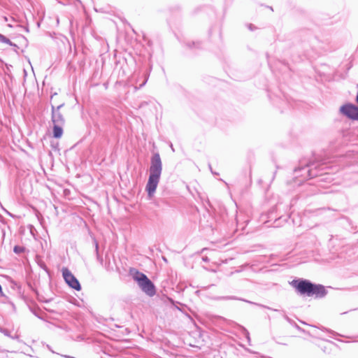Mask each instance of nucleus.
Instances as JSON below:
<instances>
[{"label": "nucleus", "mask_w": 358, "mask_h": 358, "mask_svg": "<svg viewBox=\"0 0 358 358\" xmlns=\"http://www.w3.org/2000/svg\"><path fill=\"white\" fill-rule=\"evenodd\" d=\"M162 171V163L160 156L155 153L151 158V164L149 169V178L145 187L150 198L152 197L159 182Z\"/></svg>", "instance_id": "nucleus-1"}, {"label": "nucleus", "mask_w": 358, "mask_h": 358, "mask_svg": "<svg viewBox=\"0 0 358 358\" xmlns=\"http://www.w3.org/2000/svg\"><path fill=\"white\" fill-rule=\"evenodd\" d=\"M133 278L144 293L150 296L155 294L156 289L154 284L144 273L136 271L133 275Z\"/></svg>", "instance_id": "nucleus-2"}, {"label": "nucleus", "mask_w": 358, "mask_h": 358, "mask_svg": "<svg viewBox=\"0 0 358 358\" xmlns=\"http://www.w3.org/2000/svg\"><path fill=\"white\" fill-rule=\"evenodd\" d=\"M340 112L354 120H358V107L350 103L345 104L340 108Z\"/></svg>", "instance_id": "nucleus-3"}, {"label": "nucleus", "mask_w": 358, "mask_h": 358, "mask_svg": "<svg viewBox=\"0 0 358 358\" xmlns=\"http://www.w3.org/2000/svg\"><path fill=\"white\" fill-rule=\"evenodd\" d=\"M292 285L301 294H306L309 296L312 288V283L306 280H293L292 282Z\"/></svg>", "instance_id": "nucleus-4"}, {"label": "nucleus", "mask_w": 358, "mask_h": 358, "mask_svg": "<svg viewBox=\"0 0 358 358\" xmlns=\"http://www.w3.org/2000/svg\"><path fill=\"white\" fill-rule=\"evenodd\" d=\"M63 277L66 282L72 288L76 290H80L81 287L78 280L71 273V272L67 268H63L62 270Z\"/></svg>", "instance_id": "nucleus-5"}, {"label": "nucleus", "mask_w": 358, "mask_h": 358, "mask_svg": "<svg viewBox=\"0 0 358 358\" xmlns=\"http://www.w3.org/2000/svg\"><path fill=\"white\" fill-rule=\"evenodd\" d=\"M64 106L61 103L57 108L52 105V122L53 124L64 125L65 120L63 115L59 113V109Z\"/></svg>", "instance_id": "nucleus-6"}, {"label": "nucleus", "mask_w": 358, "mask_h": 358, "mask_svg": "<svg viewBox=\"0 0 358 358\" xmlns=\"http://www.w3.org/2000/svg\"><path fill=\"white\" fill-rule=\"evenodd\" d=\"M326 294V290L324 286L321 285L312 284L311 292L309 296H315L316 297H323Z\"/></svg>", "instance_id": "nucleus-7"}, {"label": "nucleus", "mask_w": 358, "mask_h": 358, "mask_svg": "<svg viewBox=\"0 0 358 358\" xmlns=\"http://www.w3.org/2000/svg\"><path fill=\"white\" fill-rule=\"evenodd\" d=\"M63 126L59 124H53V136L55 138H60L63 134Z\"/></svg>", "instance_id": "nucleus-8"}, {"label": "nucleus", "mask_w": 358, "mask_h": 358, "mask_svg": "<svg viewBox=\"0 0 358 358\" xmlns=\"http://www.w3.org/2000/svg\"><path fill=\"white\" fill-rule=\"evenodd\" d=\"M0 42L6 43L9 45H13V43L6 37H5L3 35L0 34Z\"/></svg>", "instance_id": "nucleus-9"}, {"label": "nucleus", "mask_w": 358, "mask_h": 358, "mask_svg": "<svg viewBox=\"0 0 358 358\" xmlns=\"http://www.w3.org/2000/svg\"><path fill=\"white\" fill-rule=\"evenodd\" d=\"M21 251H22V249H21V248H20V247L15 246V247L14 248V252H15V253H19V252H20Z\"/></svg>", "instance_id": "nucleus-10"}, {"label": "nucleus", "mask_w": 358, "mask_h": 358, "mask_svg": "<svg viewBox=\"0 0 358 358\" xmlns=\"http://www.w3.org/2000/svg\"><path fill=\"white\" fill-rule=\"evenodd\" d=\"M57 94V93H55L54 94H52V95L51 96V100L53 99V96H56Z\"/></svg>", "instance_id": "nucleus-11"}, {"label": "nucleus", "mask_w": 358, "mask_h": 358, "mask_svg": "<svg viewBox=\"0 0 358 358\" xmlns=\"http://www.w3.org/2000/svg\"><path fill=\"white\" fill-rule=\"evenodd\" d=\"M96 250H98V243H96Z\"/></svg>", "instance_id": "nucleus-12"}, {"label": "nucleus", "mask_w": 358, "mask_h": 358, "mask_svg": "<svg viewBox=\"0 0 358 358\" xmlns=\"http://www.w3.org/2000/svg\"><path fill=\"white\" fill-rule=\"evenodd\" d=\"M249 28H250V29H252V25H250V26H249Z\"/></svg>", "instance_id": "nucleus-13"}, {"label": "nucleus", "mask_w": 358, "mask_h": 358, "mask_svg": "<svg viewBox=\"0 0 358 358\" xmlns=\"http://www.w3.org/2000/svg\"><path fill=\"white\" fill-rule=\"evenodd\" d=\"M2 289H1V286L0 285V292H1Z\"/></svg>", "instance_id": "nucleus-14"}]
</instances>
